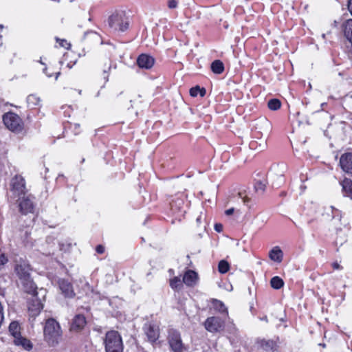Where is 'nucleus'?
<instances>
[{
    "mask_svg": "<svg viewBox=\"0 0 352 352\" xmlns=\"http://www.w3.org/2000/svg\"><path fill=\"white\" fill-rule=\"evenodd\" d=\"M345 37L352 44V19H348L344 26Z\"/></svg>",
    "mask_w": 352,
    "mask_h": 352,
    "instance_id": "obj_21",
    "label": "nucleus"
},
{
    "mask_svg": "<svg viewBox=\"0 0 352 352\" xmlns=\"http://www.w3.org/2000/svg\"><path fill=\"white\" fill-rule=\"evenodd\" d=\"M20 327L17 322L13 321L9 325V331L12 336L16 339L17 337L21 336Z\"/></svg>",
    "mask_w": 352,
    "mask_h": 352,
    "instance_id": "obj_24",
    "label": "nucleus"
},
{
    "mask_svg": "<svg viewBox=\"0 0 352 352\" xmlns=\"http://www.w3.org/2000/svg\"><path fill=\"white\" fill-rule=\"evenodd\" d=\"M109 25L113 31L123 32L128 28L129 20L124 12H116L109 16Z\"/></svg>",
    "mask_w": 352,
    "mask_h": 352,
    "instance_id": "obj_4",
    "label": "nucleus"
},
{
    "mask_svg": "<svg viewBox=\"0 0 352 352\" xmlns=\"http://www.w3.org/2000/svg\"><path fill=\"white\" fill-rule=\"evenodd\" d=\"M60 74V72H56L55 73V79L57 80L59 75Z\"/></svg>",
    "mask_w": 352,
    "mask_h": 352,
    "instance_id": "obj_47",
    "label": "nucleus"
},
{
    "mask_svg": "<svg viewBox=\"0 0 352 352\" xmlns=\"http://www.w3.org/2000/svg\"><path fill=\"white\" fill-rule=\"evenodd\" d=\"M41 99L36 95L30 94L27 98V103L29 107L34 108L39 106L41 104Z\"/></svg>",
    "mask_w": 352,
    "mask_h": 352,
    "instance_id": "obj_22",
    "label": "nucleus"
},
{
    "mask_svg": "<svg viewBox=\"0 0 352 352\" xmlns=\"http://www.w3.org/2000/svg\"><path fill=\"white\" fill-rule=\"evenodd\" d=\"M229 269H230V265L226 261L221 260L219 261V265H218V270H219V273L226 274V272H228Z\"/></svg>",
    "mask_w": 352,
    "mask_h": 352,
    "instance_id": "obj_29",
    "label": "nucleus"
},
{
    "mask_svg": "<svg viewBox=\"0 0 352 352\" xmlns=\"http://www.w3.org/2000/svg\"><path fill=\"white\" fill-rule=\"evenodd\" d=\"M199 280L198 274L193 270H188L184 275L183 283L188 287H194Z\"/></svg>",
    "mask_w": 352,
    "mask_h": 352,
    "instance_id": "obj_15",
    "label": "nucleus"
},
{
    "mask_svg": "<svg viewBox=\"0 0 352 352\" xmlns=\"http://www.w3.org/2000/svg\"><path fill=\"white\" fill-rule=\"evenodd\" d=\"M271 287L275 289H279L284 285V282L279 276H274L270 280Z\"/></svg>",
    "mask_w": 352,
    "mask_h": 352,
    "instance_id": "obj_25",
    "label": "nucleus"
},
{
    "mask_svg": "<svg viewBox=\"0 0 352 352\" xmlns=\"http://www.w3.org/2000/svg\"><path fill=\"white\" fill-rule=\"evenodd\" d=\"M10 189L12 193L17 197L25 195L26 192L25 182L21 175L14 176L10 182Z\"/></svg>",
    "mask_w": 352,
    "mask_h": 352,
    "instance_id": "obj_8",
    "label": "nucleus"
},
{
    "mask_svg": "<svg viewBox=\"0 0 352 352\" xmlns=\"http://www.w3.org/2000/svg\"><path fill=\"white\" fill-rule=\"evenodd\" d=\"M254 188H255L256 191H257V192L261 191L263 192L265 191V184H264L261 181H258L256 182V184L254 185Z\"/></svg>",
    "mask_w": 352,
    "mask_h": 352,
    "instance_id": "obj_31",
    "label": "nucleus"
},
{
    "mask_svg": "<svg viewBox=\"0 0 352 352\" xmlns=\"http://www.w3.org/2000/svg\"><path fill=\"white\" fill-rule=\"evenodd\" d=\"M96 250L98 254H103L104 252V247L102 245H98L96 246Z\"/></svg>",
    "mask_w": 352,
    "mask_h": 352,
    "instance_id": "obj_37",
    "label": "nucleus"
},
{
    "mask_svg": "<svg viewBox=\"0 0 352 352\" xmlns=\"http://www.w3.org/2000/svg\"><path fill=\"white\" fill-rule=\"evenodd\" d=\"M170 286L173 289L179 290L182 287V281L179 277H174L170 280Z\"/></svg>",
    "mask_w": 352,
    "mask_h": 352,
    "instance_id": "obj_26",
    "label": "nucleus"
},
{
    "mask_svg": "<svg viewBox=\"0 0 352 352\" xmlns=\"http://www.w3.org/2000/svg\"><path fill=\"white\" fill-rule=\"evenodd\" d=\"M225 322V320L221 317L210 316L205 320L204 326L210 333H219L224 329Z\"/></svg>",
    "mask_w": 352,
    "mask_h": 352,
    "instance_id": "obj_6",
    "label": "nucleus"
},
{
    "mask_svg": "<svg viewBox=\"0 0 352 352\" xmlns=\"http://www.w3.org/2000/svg\"><path fill=\"white\" fill-rule=\"evenodd\" d=\"M256 142L255 141H252L250 143V147L251 148H253V149H256Z\"/></svg>",
    "mask_w": 352,
    "mask_h": 352,
    "instance_id": "obj_42",
    "label": "nucleus"
},
{
    "mask_svg": "<svg viewBox=\"0 0 352 352\" xmlns=\"http://www.w3.org/2000/svg\"><path fill=\"white\" fill-rule=\"evenodd\" d=\"M332 267L334 270H341L342 267L340 265V264L337 262H334L332 263Z\"/></svg>",
    "mask_w": 352,
    "mask_h": 352,
    "instance_id": "obj_39",
    "label": "nucleus"
},
{
    "mask_svg": "<svg viewBox=\"0 0 352 352\" xmlns=\"http://www.w3.org/2000/svg\"><path fill=\"white\" fill-rule=\"evenodd\" d=\"M47 69L45 67V68L43 69V72L45 73V74H46L48 77H52V74H47Z\"/></svg>",
    "mask_w": 352,
    "mask_h": 352,
    "instance_id": "obj_45",
    "label": "nucleus"
},
{
    "mask_svg": "<svg viewBox=\"0 0 352 352\" xmlns=\"http://www.w3.org/2000/svg\"><path fill=\"white\" fill-rule=\"evenodd\" d=\"M265 147V143L263 142V144H260L259 148H258L259 151H263Z\"/></svg>",
    "mask_w": 352,
    "mask_h": 352,
    "instance_id": "obj_44",
    "label": "nucleus"
},
{
    "mask_svg": "<svg viewBox=\"0 0 352 352\" xmlns=\"http://www.w3.org/2000/svg\"><path fill=\"white\" fill-rule=\"evenodd\" d=\"M75 126H76V127H79V124H75Z\"/></svg>",
    "mask_w": 352,
    "mask_h": 352,
    "instance_id": "obj_49",
    "label": "nucleus"
},
{
    "mask_svg": "<svg viewBox=\"0 0 352 352\" xmlns=\"http://www.w3.org/2000/svg\"><path fill=\"white\" fill-rule=\"evenodd\" d=\"M36 291L32 294L33 297L28 304V313L30 317L37 316L43 309V304L40 300L36 298Z\"/></svg>",
    "mask_w": 352,
    "mask_h": 352,
    "instance_id": "obj_10",
    "label": "nucleus"
},
{
    "mask_svg": "<svg viewBox=\"0 0 352 352\" xmlns=\"http://www.w3.org/2000/svg\"><path fill=\"white\" fill-rule=\"evenodd\" d=\"M60 41H61V42H60V45H61L62 47H66V45H68V43H67V41H65V40H61Z\"/></svg>",
    "mask_w": 352,
    "mask_h": 352,
    "instance_id": "obj_43",
    "label": "nucleus"
},
{
    "mask_svg": "<svg viewBox=\"0 0 352 352\" xmlns=\"http://www.w3.org/2000/svg\"><path fill=\"white\" fill-rule=\"evenodd\" d=\"M5 294V289L0 287V295L3 296Z\"/></svg>",
    "mask_w": 352,
    "mask_h": 352,
    "instance_id": "obj_46",
    "label": "nucleus"
},
{
    "mask_svg": "<svg viewBox=\"0 0 352 352\" xmlns=\"http://www.w3.org/2000/svg\"><path fill=\"white\" fill-rule=\"evenodd\" d=\"M45 341L52 346L57 345L63 337V331L59 323L54 318L46 320L43 328Z\"/></svg>",
    "mask_w": 352,
    "mask_h": 352,
    "instance_id": "obj_2",
    "label": "nucleus"
},
{
    "mask_svg": "<svg viewBox=\"0 0 352 352\" xmlns=\"http://www.w3.org/2000/svg\"><path fill=\"white\" fill-rule=\"evenodd\" d=\"M190 94L192 97H196L198 94L203 97L206 94V90L204 88L200 89L199 86H196L190 89Z\"/></svg>",
    "mask_w": 352,
    "mask_h": 352,
    "instance_id": "obj_27",
    "label": "nucleus"
},
{
    "mask_svg": "<svg viewBox=\"0 0 352 352\" xmlns=\"http://www.w3.org/2000/svg\"><path fill=\"white\" fill-rule=\"evenodd\" d=\"M3 28V25H0V28Z\"/></svg>",
    "mask_w": 352,
    "mask_h": 352,
    "instance_id": "obj_50",
    "label": "nucleus"
},
{
    "mask_svg": "<svg viewBox=\"0 0 352 352\" xmlns=\"http://www.w3.org/2000/svg\"><path fill=\"white\" fill-rule=\"evenodd\" d=\"M343 190L352 197V181L350 179H344L342 182Z\"/></svg>",
    "mask_w": 352,
    "mask_h": 352,
    "instance_id": "obj_30",
    "label": "nucleus"
},
{
    "mask_svg": "<svg viewBox=\"0 0 352 352\" xmlns=\"http://www.w3.org/2000/svg\"><path fill=\"white\" fill-rule=\"evenodd\" d=\"M267 106L270 110L276 111L280 109L281 103L278 99H271L268 101Z\"/></svg>",
    "mask_w": 352,
    "mask_h": 352,
    "instance_id": "obj_28",
    "label": "nucleus"
},
{
    "mask_svg": "<svg viewBox=\"0 0 352 352\" xmlns=\"http://www.w3.org/2000/svg\"><path fill=\"white\" fill-rule=\"evenodd\" d=\"M211 69L214 74H220L224 70L223 63L219 60H216L212 63Z\"/></svg>",
    "mask_w": 352,
    "mask_h": 352,
    "instance_id": "obj_23",
    "label": "nucleus"
},
{
    "mask_svg": "<svg viewBox=\"0 0 352 352\" xmlns=\"http://www.w3.org/2000/svg\"><path fill=\"white\" fill-rule=\"evenodd\" d=\"M259 346L266 351H274L276 350L277 344L272 340L261 339L257 342Z\"/></svg>",
    "mask_w": 352,
    "mask_h": 352,
    "instance_id": "obj_17",
    "label": "nucleus"
},
{
    "mask_svg": "<svg viewBox=\"0 0 352 352\" xmlns=\"http://www.w3.org/2000/svg\"><path fill=\"white\" fill-rule=\"evenodd\" d=\"M104 343L106 352H123L122 340L118 331H108Z\"/></svg>",
    "mask_w": 352,
    "mask_h": 352,
    "instance_id": "obj_3",
    "label": "nucleus"
},
{
    "mask_svg": "<svg viewBox=\"0 0 352 352\" xmlns=\"http://www.w3.org/2000/svg\"><path fill=\"white\" fill-rule=\"evenodd\" d=\"M168 6L170 9L177 8V2L175 0H169L168 2Z\"/></svg>",
    "mask_w": 352,
    "mask_h": 352,
    "instance_id": "obj_35",
    "label": "nucleus"
},
{
    "mask_svg": "<svg viewBox=\"0 0 352 352\" xmlns=\"http://www.w3.org/2000/svg\"><path fill=\"white\" fill-rule=\"evenodd\" d=\"M340 164L344 172L352 174V153H347L342 155L340 160Z\"/></svg>",
    "mask_w": 352,
    "mask_h": 352,
    "instance_id": "obj_13",
    "label": "nucleus"
},
{
    "mask_svg": "<svg viewBox=\"0 0 352 352\" xmlns=\"http://www.w3.org/2000/svg\"><path fill=\"white\" fill-rule=\"evenodd\" d=\"M269 257L274 262L280 263L283 261V252L278 246H275L270 251Z\"/></svg>",
    "mask_w": 352,
    "mask_h": 352,
    "instance_id": "obj_18",
    "label": "nucleus"
},
{
    "mask_svg": "<svg viewBox=\"0 0 352 352\" xmlns=\"http://www.w3.org/2000/svg\"><path fill=\"white\" fill-rule=\"evenodd\" d=\"M331 208L332 209L333 218L338 217L339 219H340L342 217L340 212L338 209L335 208L333 206H331Z\"/></svg>",
    "mask_w": 352,
    "mask_h": 352,
    "instance_id": "obj_34",
    "label": "nucleus"
},
{
    "mask_svg": "<svg viewBox=\"0 0 352 352\" xmlns=\"http://www.w3.org/2000/svg\"><path fill=\"white\" fill-rule=\"evenodd\" d=\"M34 197L32 195L23 197L19 199V211L23 214L34 213L35 210Z\"/></svg>",
    "mask_w": 352,
    "mask_h": 352,
    "instance_id": "obj_9",
    "label": "nucleus"
},
{
    "mask_svg": "<svg viewBox=\"0 0 352 352\" xmlns=\"http://www.w3.org/2000/svg\"><path fill=\"white\" fill-rule=\"evenodd\" d=\"M239 196L243 200L244 204L248 205L249 202L251 200L250 197H248L247 195H243V193L242 192H239Z\"/></svg>",
    "mask_w": 352,
    "mask_h": 352,
    "instance_id": "obj_33",
    "label": "nucleus"
},
{
    "mask_svg": "<svg viewBox=\"0 0 352 352\" xmlns=\"http://www.w3.org/2000/svg\"><path fill=\"white\" fill-rule=\"evenodd\" d=\"M212 303V307L216 311L220 314H224L226 317L228 316V309L223 302L217 299H213Z\"/></svg>",
    "mask_w": 352,
    "mask_h": 352,
    "instance_id": "obj_19",
    "label": "nucleus"
},
{
    "mask_svg": "<svg viewBox=\"0 0 352 352\" xmlns=\"http://www.w3.org/2000/svg\"><path fill=\"white\" fill-rule=\"evenodd\" d=\"M214 230L218 232H220L223 230V226L220 223H216L214 225Z\"/></svg>",
    "mask_w": 352,
    "mask_h": 352,
    "instance_id": "obj_38",
    "label": "nucleus"
},
{
    "mask_svg": "<svg viewBox=\"0 0 352 352\" xmlns=\"http://www.w3.org/2000/svg\"><path fill=\"white\" fill-rule=\"evenodd\" d=\"M168 340L170 347L174 352H183L184 346L180 333L177 331L170 329L168 331Z\"/></svg>",
    "mask_w": 352,
    "mask_h": 352,
    "instance_id": "obj_7",
    "label": "nucleus"
},
{
    "mask_svg": "<svg viewBox=\"0 0 352 352\" xmlns=\"http://www.w3.org/2000/svg\"><path fill=\"white\" fill-rule=\"evenodd\" d=\"M14 342L16 345L21 346L26 350H31L32 349V344L31 342L27 338H23L21 336L14 339Z\"/></svg>",
    "mask_w": 352,
    "mask_h": 352,
    "instance_id": "obj_20",
    "label": "nucleus"
},
{
    "mask_svg": "<svg viewBox=\"0 0 352 352\" xmlns=\"http://www.w3.org/2000/svg\"><path fill=\"white\" fill-rule=\"evenodd\" d=\"M137 63L140 68L148 69L153 66L155 59L150 55L142 54L138 56Z\"/></svg>",
    "mask_w": 352,
    "mask_h": 352,
    "instance_id": "obj_12",
    "label": "nucleus"
},
{
    "mask_svg": "<svg viewBox=\"0 0 352 352\" xmlns=\"http://www.w3.org/2000/svg\"><path fill=\"white\" fill-rule=\"evenodd\" d=\"M31 271L30 265L25 261H20L15 264L14 273L22 285L23 289L28 294H34L37 289L31 277Z\"/></svg>",
    "mask_w": 352,
    "mask_h": 352,
    "instance_id": "obj_1",
    "label": "nucleus"
},
{
    "mask_svg": "<svg viewBox=\"0 0 352 352\" xmlns=\"http://www.w3.org/2000/svg\"><path fill=\"white\" fill-rule=\"evenodd\" d=\"M2 45V40L1 36H0V47Z\"/></svg>",
    "mask_w": 352,
    "mask_h": 352,
    "instance_id": "obj_48",
    "label": "nucleus"
},
{
    "mask_svg": "<svg viewBox=\"0 0 352 352\" xmlns=\"http://www.w3.org/2000/svg\"><path fill=\"white\" fill-rule=\"evenodd\" d=\"M348 9L352 15V0H349L348 2Z\"/></svg>",
    "mask_w": 352,
    "mask_h": 352,
    "instance_id": "obj_40",
    "label": "nucleus"
},
{
    "mask_svg": "<svg viewBox=\"0 0 352 352\" xmlns=\"http://www.w3.org/2000/svg\"><path fill=\"white\" fill-rule=\"evenodd\" d=\"M8 262V258L4 254H0V265H4Z\"/></svg>",
    "mask_w": 352,
    "mask_h": 352,
    "instance_id": "obj_36",
    "label": "nucleus"
},
{
    "mask_svg": "<svg viewBox=\"0 0 352 352\" xmlns=\"http://www.w3.org/2000/svg\"><path fill=\"white\" fill-rule=\"evenodd\" d=\"M3 121L5 126L13 132H20L23 129V122L16 113H6L3 117Z\"/></svg>",
    "mask_w": 352,
    "mask_h": 352,
    "instance_id": "obj_5",
    "label": "nucleus"
},
{
    "mask_svg": "<svg viewBox=\"0 0 352 352\" xmlns=\"http://www.w3.org/2000/svg\"><path fill=\"white\" fill-rule=\"evenodd\" d=\"M234 209L233 208L226 210L225 213L227 215H231L234 212Z\"/></svg>",
    "mask_w": 352,
    "mask_h": 352,
    "instance_id": "obj_41",
    "label": "nucleus"
},
{
    "mask_svg": "<svg viewBox=\"0 0 352 352\" xmlns=\"http://www.w3.org/2000/svg\"><path fill=\"white\" fill-rule=\"evenodd\" d=\"M144 331L150 342L153 343L159 338L160 330L157 325L151 322L146 323L144 326Z\"/></svg>",
    "mask_w": 352,
    "mask_h": 352,
    "instance_id": "obj_11",
    "label": "nucleus"
},
{
    "mask_svg": "<svg viewBox=\"0 0 352 352\" xmlns=\"http://www.w3.org/2000/svg\"><path fill=\"white\" fill-rule=\"evenodd\" d=\"M86 324V319L83 315H76L71 324L70 330L72 331H79L83 329Z\"/></svg>",
    "mask_w": 352,
    "mask_h": 352,
    "instance_id": "obj_16",
    "label": "nucleus"
},
{
    "mask_svg": "<svg viewBox=\"0 0 352 352\" xmlns=\"http://www.w3.org/2000/svg\"><path fill=\"white\" fill-rule=\"evenodd\" d=\"M285 182V179L283 177V173H280L279 175H278L277 181L276 182H273V185L279 187Z\"/></svg>",
    "mask_w": 352,
    "mask_h": 352,
    "instance_id": "obj_32",
    "label": "nucleus"
},
{
    "mask_svg": "<svg viewBox=\"0 0 352 352\" xmlns=\"http://www.w3.org/2000/svg\"><path fill=\"white\" fill-rule=\"evenodd\" d=\"M58 285L63 294L66 298H73L75 296L72 285L68 280L61 279L58 281Z\"/></svg>",
    "mask_w": 352,
    "mask_h": 352,
    "instance_id": "obj_14",
    "label": "nucleus"
}]
</instances>
